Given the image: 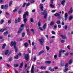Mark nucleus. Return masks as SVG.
Returning a JSON list of instances; mask_svg holds the SVG:
<instances>
[{
  "mask_svg": "<svg viewBox=\"0 0 73 73\" xmlns=\"http://www.w3.org/2000/svg\"><path fill=\"white\" fill-rule=\"evenodd\" d=\"M5 8H8V5H6L4 6Z\"/></svg>",
  "mask_w": 73,
  "mask_h": 73,
  "instance_id": "obj_39",
  "label": "nucleus"
},
{
  "mask_svg": "<svg viewBox=\"0 0 73 73\" xmlns=\"http://www.w3.org/2000/svg\"><path fill=\"white\" fill-rule=\"evenodd\" d=\"M64 15H65L64 20L66 21L68 17V13H65L64 14Z\"/></svg>",
  "mask_w": 73,
  "mask_h": 73,
  "instance_id": "obj_6",
  "label": "nucleus"
},
{
  "mask_svg": "<svg viewBox=\"0 0 73 73\" xmlns=\"http://www.w3.org/2000/svg\"><path fill=\"white\" fill-rule=\"evenodd\" d=\"M40 8L41 9V11H43V9H44V7H43V5H42V4H40Z\"/></svg>",
  "mask_w": 73,
  "mask_h": 73,
  "instance_id": "obj_12",
  "label": "nucleus"
},
{
  "mask_svg": "<svg viewBox=\"0 0 73 73\" xmlns=\"http://www.w3.org/2000/svg\"><path fill=\"white\" fill-rule=\"evenodd\" d=\"M62 52V50H61L59 52L58 56L59 57H60L61 56V53Z\"/></svg>",
  "mask_w": 73,
  "mask_h": 73,
  "instance_id": "obj_17",
  "label": "nucleus"
},
{
  "mask_svg": "<svg viewBox=\"0 0 73 73\" xmlns=\"http://www.w3.org/2000/svg\"><path fill=\"white\" fill-rule=\"evenodd\" d=\"M72 59H70L69 61V64H71L72 63Z\"/></svg>",
  "mask_w": 73,
  "mask_h": 73,
  "instance_id": "obj_35",
  "label": "nucleus"
},
{
  "mask_svg": "<svg viewBox=\"0 0 73 73\" xmlns=\"http://www.w3.org/2000/svg\"><path fill=\"white\" fill-rule=\"evenodd\" d=\"M17 9H15L13 11V13H15V12H17Z\"/></svg>",
  "mask_w": 73,
  "mask_h": 73,
  "instance_id": "obj_44",
  "label": "nucleus"
},
{
  "mask_svg": "<svg viewBox=\"0 0 73 73\" xmlns=\"http://www.w3.org/2000/svg\"><path fill=\"white\" fill-rule=\"evenodd\" d=\"M7 29H1L0 30V32L1 33H2V32H3L4 31H7Z\"/></svg>",
  "mask_w": 73,
  "mask_h": 73,
  "instance_id": "obj_16",
  "label": "nucleus"
},
{
  "mask_svg": "<svg viewBox=\"0 0 73 73\" xmlns=\"http://www.w3.org/2000/svg\"><path fill=\"white\" fill-rule=\"evenodd\" d=\"M69 54V53L67 52V53H66L65 54L66 56H67Z\"/></svg>",
  "mask_w": 73,
  "mask_h": 73,
  "instance_id": "obj_56",
  "label": "nucleus"
},
{
  "mask_svg": "<svg viewBox=\"0 0 73 73\" xmlns=\"http://www.w3.org/2000/svg\"><path fill=\"white\" fill-rule=\"evenodd\" d=\"M68 70V68H66L64 69V72H67Z\"/></svg>",
  "mask_w": 73,
  "mask_h": 73,
  "instance_id": "obj_37",
  "label": "nucleus"
},
{
  "mask_svg": "<svg viewBox=\"0 0 73 73\" xmlns=\"http://www.w3.org/2000/svg\"><path fill=\"white\" fill-rule=\"evenodd\" d=\"M8 31H7L5 32L4 33L3 35H6V34H7H7H8Z\"/></svg>",
  "mask_w": 73,
  "mask_h": 73,
  "instance_id": "obj_40",
  "label": "nucleus"
},
{
  "mask_svg": "<svg viewBox=\"0 0 73 73\" xmlns=\"http://www.w3.org/2000/svg\"><path fill=\"white\" fill-rule=\"evenodd\" d=\"M3 7H4V5H3L1 6V9H3Z\"/></svg>",
  "mask_w": 73,
  "mask_h": 73,
  "instance_id": "obj_63",
  "label": "nucleus"
},
{
  "mask_svg": "<svg viewBox=\"0 0 73 73\" xmlns=\"http://www.w3.org/2000/svg\"><path fill=\"white\" fill-rule=\"evenodd\" d=\"M19 66V64H14V66L15 67H17Z\"/></svg>",
  "mask_w": 73,
  "mask_h": 73,
  "instance_id": "obj_51",
  "label": "nucleus"
},
{
  "mask_svg": "<svg viewBox=\"0 0 73 73\" xmlns=\"http://www.w3.org/2000/svg\"><path fill=\"white\" fill-rule=\"evenodd\" d=\"M23 62H22L21 64L19 66V68H23Z\"/></svg>",
  "mask_w": 73,
  "mask_h": 73,
  "instance_id": "obj_23",
  "label": "nucleus"
},
{
  "mask_svg": "<svg viewBox=\"0 0 73 73\" xmlns=\"http://www.w3.org/2000/svg\"><path fill=\"white\" fill-rule=\"evenodd\" d=\"M60 36L63 39H66V38H67L66 36L64 35H61Z\"/></svg>",
  "mask_w": 73,
  "mask_h": 73,
  "instance_id": "obj_11",
  "label": "nucleus"
},
{
  "mask_svg": "<svg viewBox=\"0 0 73 73\" xmlns=\"http://www.w3.org/2000/svg\"><path fill=\"white\" fill-rule=\"evenodd\" d=\"M40 68L42 69H46V66H41Z\"/></svg>",
  "mask_w": 73,
  "mask_h": 73,
  "instance_id": "obj_22",
  "label": "nucleus"
},
{
  "mask_svg": "<svg viewBox=\"0 0 73 73\" xmlns=\"http://www.w3.org/2000/svg\"><path fill=\"white\" fill-rule=\"evenodd\" d=\"M57 58V55H55L54 56V58L55 59H56Z\"/></svg>",
  "mask_w": 73,
  "mask_h": 73,
  "instance_id": "obj_50",
  "label": "nucleus"
},
{
  "mask_svg": "<svg viewBox=\"0 0 73 73\" xmlns=\"http://www.w3.org/2000/svg\"><path fill=\"white\" fill-rule=\"evenodd\" d=\"M46 13V10H44L43 12H41L40 13V14L42 15H44V14H45V13Z\"/></svg>",
  "mask_w": 73,
  "mask_h": 73,
  "instance_id": "obj_14",
  "label": "nucleus"
},
{
  "mask_svg": "<svg viewBox=\"0 0 73 73\" xmlns=\"http://www.w3.org/2000/svg\"><path fill=\"white\" fill-rule=\"evenodd\" d=\"M44 52V51L42 50L38 53V55H40V54H41L42 53H43Z\"/></svg>",
  "mask_w": 73,
  "mask_h": 73,
  "instance_id": "obj_21",
  "label": "nucleus"
},
{
  "mask_svg": "<svg viewBox=\"0 0 73 73\" xmlns=\"http://www.w3.org/2000/svg\"><path fill=\"white\" fill-rule=\"evenodd\" d=\"M68 66H69V64L68 63H67L66 64L65 67L66 68H67L68 67Z\"/></svg>",
  "mask_w": 73,
  "mask_h": 73,
  "instance_id": "obj_28",
  "label": "nucleus"
},
{
  "mask_svg": "<svg viewBox=\"0 0 73 73\" xmlns=\"http://www.w3.org/2000/svg\"><path fill=\"white\" fill-rule=\"evenodd\" d=\"M54 16H56V17H58L59 19H61V15L58 13H56L54 15Z\"/></svg>",
  "mask_w": 73,
  "mask_h": 73,
  "instance_id": "obj_5",
  "label": "nucleus"
},
{
  "mask_svg": "<svg viewBox=\"0 0 73 73\" xmlns=\"http://www.w3.org/2000/svg\"><path fill=\"white\" fill-rule=\"evenodd\" d=\"M12 1H11L10 2L9 4V7H11V5H12Z\"/></svg>",
  "mask_w": 73,
  "mask_h": 73,
  "instance_id": "obj_32",
  "label": "nucleus"
},
{
  "mask_svg": "<svg viewBox=\"0 0 73 73\" xmlns=\"http://www.w3.org/2000/svg\"><path fill=\"white\" fill-rule=\"evenodd\" d=\"M26 3H25L22 6L23 7H25V5H26Z\"/></svg>",
  "mask_w": 73,
  "mask_h": 73,
  "instance_id": "obj_45",
  "label": "nucleus"
},
{
  "mask_svg": "<svg viewBox=\"0 0 73 73\" xmlns=\"http://www.w3.org/2000/svg\"><path fill=\"white\" fill-rule=\"evenodd\" d=\"M45 63H46V64H51V63H52V62H51V61H46L45 62Z\"/></svg>",
  "mask_w": 73,
  "mask_h": 73,
  "instance_id": "obj_18",
  "label": "nucleus"
},
{
  "mask_svg": "<svg viewBox=\"0 0 73 73\" xmlns=\"http://www.w3.org/2000/svg\"><path fill=\"white\" fill-rule=\"evenodd\" d=\"M25 32L23 33L22 35V37H24L25 36Z\"/></svg>",
  "mask_w": 73,
  "mask_h": 73,
  "instance_id": "obj_38",
  "label": "nucleus"
},
{
  "mask_svg": "<svg viewBox=\"0 0 73 73\" xmlns=\"http://www.w3.org/2000/svg\"><path fill=\"white\" fill-rule=\"evenodd\" d=\"M27 31V35H29L30 33V31H29V29H27L26 30Z\"/></svg>",
  "mask_w": 73,
  "mask_h": 73,
  "instance_id": "obj_27",
  "label": "nucleus"
},
{
  "mask_svg": "<svg viewBox=\"0 0 73 73\" xmlns=\"http://www.w3.org/2000/svg\"><path fill=\"white\" fill-rule=\"evenodd\" d=\"M54 70V68H52L51 70H50V71L51 72H53Z\"/></svg>",
  "mask_w": 73,
  "mask_h": 73,
  "instance_id": "obj_57",
  "label": "nucleus"
},
{
  "mask_svg": "<svg viewBox=\"0 0 73 73\" xmlns=\"http://www.w3.org/2000/svg\"><path fill=\"white\" fill-rule=\"evenodd\" d=\"M47 26V24L46 23H45L44 24L43 27V28L44 30H45L46 28V27Z\"/></svg>",
  "mask_w": 73,
  "mask_h": 73,
  "instance_id": "obj_9",
  "label": "nucleus"
},
{
  "mask_svg": "<svg viewBox=\"0 0 73 73\" xmlns=\"http://www.w3.org/2000/svg\"><path fill=\"white\" fill-rule=\"evenodd\" d=\"M6 46H7L6 44L5 43L2 46V49H5V48Z\"/></svg>",
  "mask_w": 73,
  "mask_h": 73,
  "instance_id": "obj_20",
  "label": "nucleus"
},
{
  "mask_svg": "<svg viewBox=\"0 0 73 73\" xmlns=\"http://www.w3.org/2000/svg\"><path fill=\"white\" fill-rule=\"evenodd\" d=\"M58 26L59 28H61V25H58Z\"/></svg>",
  "mask_w": 73,
  "mask_h": 73,
  "instance_id": "obj_59",
  "label": "nucleus"
},
{
  "mask_svg": "<svg viewBox=\"0 0 73 73\" xmlns=\"http://www.w3.org/2000/svg\"><path fill=\"white\" fill-rule=\"evenodd\" d=\"M67 48L69 50H70V46L69 45L68 46Z\"/></svg>",
  "mask_w": 73,
  "mask_h": 73,
  "instance_id": "obj_53",
  "label": "nucleus"
},
{
  "mask_svg": "<svg viewBox=\"0 0 73 73\" xmlns=\"http://www.w3.org/2000/svg\"><path fill=\"white\" fill-rule=\"evenodd\" d=\"M14 58L15 59H18L19 58V56L17 55L15 56H14Z\"/></svg>",
  "mask_w": 73,
  "mask_h": 73,
  "instance_id": "obj_34",
  "label": "nucleus"
},
{
  "mask_svg": "<svg viewBox=\"0 0 73 73\" xmlns=\"http://www.w3.org/2000/svg\"><path fill=\"white\" fill-rule=\"evenodd\" d=\"M24 57L25 58L26 60L28 61H29V54H24Z\"/></svg>",
  "mask_w": 73,
  "mask_h": 73,
  "instance_id": "obj_4",
  "label": "nucleus"
},
{
  "mask_svg": "<svg viewBox=\"0 0 73 73\" xmlns=\"http://www.w3.org/2000/svg\"><path fill=\"white\" fill-rule=\"evenodd\" d=\"M4 20H1V21L0 22V23L1 24H3V23H4Z\"/></svg>",
  "mask_w": 73,
  "mask_h": 73,
  "instance_id": "obj_31",
  "label": "nucleus"
},
{
  "mask_svg": "<svg viewBox=\"0 0 73 73\" xmlns=\"http://www.w3.org/2000/svg\"><path fill=\"white\" fill-rule=\"evenodd\" d=\"M9 50H6L4 53L5 55H7L8 54V53H9Z\"/></svg>",
  "mask_w": 73,
  "mask_h": 73,
  "instance_id": "obj_13",
  "label": "nucleus"
},
{
  "mask_svg": "<svg viewBox=\"0 0 73 73\" xmlns=\"http://www.w3.org/2000/svg\"><path fill=\"white\" fill-rule=\"evenodd\" d=\"M16 42L15 41L13 42L12 41L11 42L10 44V46L11 47L13 46H14V48L15 49V51L16 53H17L18 51L17 50V48L16 46Z\"/></svg>",
  "mask_w": 73,
  "mask_h": 73,
  "instance_id": "obj_1",
  "label": "nucleus"
},
{
  "mask_svg": "<svg viewBox=\"0 0 73 73\" xmlns=\"http://www.w3.org/2000/svg\"><path fill=\"white\" fill-rule=\"evenodd\" d=\"M30 20L31 23H33V22H34V21H33V19L32 18H31L30 19Z\"/></svg>",
  "mask_w": 73,
  "mask_h": 73,
  "instance_id": "obj_41",
  "label": "nucleus"
},
{
  "mask_svg": "<svg viewBox=\"0 0 73 73\" xmlns=\"http://www.w3.org/2000/svg\"><path fill=\"white\" fill-rule=\"evenodd\" d=\"M22 31H23V29L22 28H20L17 32V33L18 34L21 33L22 32Z\"/></svg>",
  "mask_w": 73,
  "mask_h": 73,
  "instance_id": "obj_8",
  "label": "nucleus"
},
{
  "mask_svg": "<svg viewBox=\"0 0 73 73\" xmlns=\"http://www.w3.org/2000/svg\"><path fill=\"white\" fill-rule=\"evenodd\" d=\"M73 13V9H72V8L71 7L70 8V9L69 11L68 12V14H70V13Z\"/></svg>",
  "mask_w": 73,
  "mask_h": 73,
  "instance_id": "obj_10",
  "label": "nucleus"
},
{
  "mask_svg": "<svg viewBox=\"0 0 73 73\" xmlns=\"http://www.w3.org/2000/svg\"><path fill=\"white\" fill-rule=\"evenodd\" d=\"M31 31L33 32V35H35V31H34V29H31Z\"/></svg>",
  "mask_w": 73,
  "mask_h": 73,
  "instance_id": "obj_26",
  "label": "nucleus"
},
{
  "mask_svg": "<svg viewBox=\"0 0 73 73\" xmlns=\"http://www.w3.org/2000/svg\"><path fill=\"white\" fill-rule=\"evenodd\" d=\"M72 19H73V16L71 15L69 17V20H71Z\"/></svg>",
  "mask_w": 73,
  "mask_h": 73,
  "instance_id": "obj_29",
  "label": "nucleus"
},
{
  "mask_svg": "<svg viewBox=\"0 0 73 73\" xmlns=\"http://www.w3.org/2000/svg\"><path fill=\"white\" fill-rule=\"evenodd\" d=\"M11 36H12V34H9L8 35V37H10Z\"/></svg>",
  "mask_w": 73,
  "mask_h": 73,
  "instance_id": "obj_60",
  "label": "nucleus"
},
{
  "mask_svg": "<svg viewBox=\"0 0 73 73\" xmlns=\"http://www.w3.org/2000/svg\"><path fill=\"white\" fill-rule=\"evenodd\" d=\"M34 69V66L33 65L32 67L31 70H33Z\"/></svg>",
  "mask_w": 73,
  "mask_h": 73,
  "instance_id": "obj_48",
  "label": "nucleus"
},
{
  "mask_svg": "<svg viewBox=\"0 0 73 73\" xmlns=\"http://www.w3.org/2000/svg\"><path fill=\"white\" fill-rule=\"evenodd\" d=\"M52 34H53V35H55V34H56V33H55V32L54 31H52Z\"/></svg>",
  "mask_w": 73,
  "mask_h": 73,
  "instance_id": "obj_55",
  "label": "nucleus"
},
{
  "mask_svg": "<svg viewBox=\"0 0 73 73\" xmlns=\"http://www.w3.org/2000/svg\"><path fill=\"white\" fill-rule=\"evenodd\" d=\"M11 22H12V21H11V20H9L8 21V23H9V24H10V23H11Z\"/></svg>",
  "mask_w": 73,
  "mask_h": 73,
  "instance_id": "obj_61",
  "label": "nucleus"
},
{
  "mask_svg": "<svg viewBox=\"0 0 73 73\" xmlns=\"http://www.w3.org/2000/svg\"><path fill=\"white\" fill-rule=\"evenodd\" d=\"M60 21H57V22H56V23L57 24H60Z\"/></svg>",
  "mask_w": 73,
  "mask_h": 73,
  "instance_id": "obj_43",
  "label": "nucleus"
},
{
  "mask_svg": "<svg viewBox=\"0 0 73 73\" xmlns=\"http://www.w3.org/2000/svg\"><path fill=\"white\" fill-rule=\"evenodd\" d=\"M44 39L42 38H41V39H38V41L40 42V44L42 45H44V44H45L44 42Z\"/></svg>",
  "mask_w": 73,
  "mask_h": 73,
  "instance_id": "obj_3",
  "label": "nucleus"
},
{
  "mask_svg": "<svg viewBox=\"0 0 73 73\" xmlns=\"http://www.w3.org/2000/svg\"><path fill=\"white\" fill-rule=\"evenodd\" d=\"M54 24V22L53 21H51L50 24V25H51V26H52V25H53Z\"/></svg>",
  "mask_w": 73,
  "mask_h": 73,
  "instance_id": "obj_24",
  "label": "nucleus"
},
{
  "mask_svg": "<svg viewBox=\"0 0 73 73\" xmlns=\"http://www.w3.org/2000/svg\"><path fill=\"white\" fill-rule=\"evenodd\" d=\"M4 2L3 0H0V3H2Z\"/></svg>",
  "mask_w": 73,
  "mask_h": 73,
  "instance_id": "obj_62",
  "label": "nucleus"
},
{
  "mask_svg": "<svg viewBox=\"0 0 73 73\" xmlns=\"http://www.w3.org/2000/svg\"><path fill=\"white\" fill-rule=\"evenodd\" d=\"M24 45L25 48H27V47H28V46H29L28 43L27 42H25V43H24Z\"/></svg>",
  "mask_w": 73,
  "mask_h": 73,
  "instance_id": "obj_15",
  "label": "nucleus"
},
{
  "mask_svg": "<svg viewBox=\"0 0 73 73\" xmlns=\"http://www.w3.org/2000/svg\"><path fill=\"white\" fill-rule=\"evenodd\" d=\"M8 59V61H12V57H10V58H9Z\"/></svg>",
  "mask_w": 73,
  "mask_h": 73,
  "instance_id": "obj_33",
  "label": "nucleus"
},
{
  "mask_svg": "<svg viewBox=\"0 0 73 73\" xmlns=\"http://www.w3.org/2000/svg\"><path fill=\"white\" fill-rule=\"evenodd\" d=\"M46 48L47 50H49V49H50V48H49V47L48 46H46Z\"/></svg>",
  "mask_w": 73,
  "mask_h": 73,
  "instance_id": "obj_42",
  "label": "nucleus"
},
{
  "mask_svg": "<svg viewBox=\"0 0 73 73\" xmlns=\"http://www.w3.org/2000/svg\"><path fill=\"white\" fill-rule=\"evenodd\" d=\"M50 7H51L52 8H54V6L52 4H50Z\"/></svg>",
  "mask_w": 73,
  "mask_h": 73,
  "instance_id": "obj_47",
  "label": "nucleus"
},
{
  "mask_svg": "<svg viewBox=\"0 0 73 73\" xmlns=\"http://www.w3.org/2000/svg\"><path fill=\"white\" fill-rule=\"evenodd\" d=\"M28 11H26L25 12V13L23 15V22L24 23H26L27 21H28V19L27 18V16H28Z\"/></svg>",
  "mask_w": 73,
  "mask_h": 73,
  "instance_id": "obj_2",
  "label": "nucleus"
},
{
  "mask_svg": "<svg viewBox=\"0 0 73 73\" xmlns=\"http://www.w3.org/2000/svg\"><path fill=\"white\" fill-rule=\"evenodd\" d=\"M31 45H33H33H35V42L34 41L32 43Z\"/></svg>",
  "mask_w": 73,
  "mask_h": 73,
  "instance_id": "obj_58",
  "label": "nucleus"
},
{
  "mask_svg": "<svg viewBox=\"0 0 73 73\" xmlns=\"http://www.w3.org/2000/svg\"><path fill=\"white\" fill-rule=\"evenodd\" d=\"M18 56H21V53L20 52H19L18 54Z\"/></svg>",
  "mask_w": 73,
  "mask_h": 73,
  "instance_id": "obj_64",
  "label": "nucleus"
},
{
  "mask_svg": "<svg viewBox=\"0 0 73 73\" xmlns=\"http://www.w3.org/2000/svg\"><path fill=\"white\" fill-rule=\"evenodd\" d=\"M47 17V13H46L44 15V19H46Z\"/></svg>",
  "mask_w": 73,
  "mask_h": 73,
  "instance_id": "obj_19",
  "label": "nucleus"
},
{
  "mask_svg": "<svg viewBox=\"0 0 73 73\" xmlns=\"http://www.w3.org/2000/svg\"><path fill=\"white\" fill-rule=\"evenodd\" d=\"M65 3H66V0H63L61 2V4H62V5L64 6L65 4Z\"/></svg>",
  "mask_w": 73,
  "mask_h": 73,
  "instance_id": "obj_7",
  "label": "nucleus"
},
{
  "mask_svg": "<svg viewBox=\"0 0 73 73\" xmlns=\"http://www.w3.org/2000/svg\"><path fill=\"white\" fill-rule=\"evenodd\" d=\"M38 27H40L41 25V22L40 21H39L38 23Z\"/></svg>",
  "mask_w": 73,
  "mask_h": 73,
  "instance_id": "obj_36",
  "label": "nucleus"
},
{
  "mask_svg": "<svg viewBox=\"0 0 73 73\" xmlns=\"http://www.w3.org/2000/svg\"><path fill=\"white\" fill-rule=\"evenodd\" d=\"M61 66H62V67L64 66V64L63 63H62L61 62L60 64Z\"/></svg>",
  "mask_w": 73,
  "mask_h": 73,
  "instance_id": "obj_46",
  "label": "nucleus"
},
{
  "mask_svg": "<svg viewBox=\"0 0 73 73\" xmlns=\"http://www.w3.org/2000/svg\"><path fill=\"white\" fill-rule=\"evenodd\" d=\"M67 28H68V26H67V25H65L64 26V29H65L66 30L67 29Z\"/></svg>",
  "mask_w": 73,
  "mask_h": 73,
  "instance_id": "obj_49",
  "label": "nucleus"
},
{
  "mask_svg": "<svg viewBox=\"0 0 73 73\" xmlns=\"http://www.w3.org/2000/svg\"><path fill=\"white\" fill-rule=\"evenodd\" d=\"M39 29H40V30H41V31H43V29H42V27H39Z\"/></svg>",
  "mask_w": 73,
  "mask_h": 73,
  "instance_id": "obj_54",
  "label": "nucleus"
},
{
  "mask_svg": "<svg viewBox=\"0 0 73 73\" xmlns=\"http://www.w3.org/2000/svg\"><path fill=\"white\" fill-rule=\"evenodd\" d=\"M29 67H28V68L26 69L27 73H29L30 71L29 70Z\"/></svg>",
  "mask_w": 73,
  "mask_h": 73,
  "instance_id": "obj_25",
  "label": "nucleus"
},
{
  "mask_svg": "<svg viewBox=\"0 0 73 73\" xmlns=\"http://www.w3.org/2000/svg\"><path fill=\"white\" fill-rule=\"evenodd\" d=\"M30 2L31 3H35V1L34 0H31L30 1Z\"/></svg>",
  "mask_w": 73,
  "mask_h": 73,
  "instance_id": "obj_52",
  "label": "nucleus"
},
{
  "mask_svg": "<svg viewBox=\"0 0 73 73\" xmlns=\"http://www.w3.org/2000/svg\"><path fill=\"white\" fill-rule=\"evenodd\" d=\"M21 21V18L20 17H19L18 18V23H20Z\"/></svg>",
  "mask_w": 73,
  "mask_h": 73,
  "instance_id": "obj_30",
  "label": "nucleus"
}]
</instances>
